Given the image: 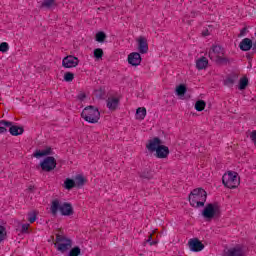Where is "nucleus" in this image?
I'll list each match as a JSON object with an SVG mask.
<instances>
[{
    "mask_svg": "<svg viewBox=\"0 0 256 256\" xmlns=\"http://www.w3.org/2000/svg\"><path fill=\"white\" fill-rule=\"evenodd\" d=\"M247 85H249V78H247L246 76L242 77L240 80H239V83H238V89L240 91H243L245 89H247Z\"/></svg>",
    "mask_w": 256,
    "mask_h": 256,
    "instance_id": "b1692460",
    "label": "nucleus"
},
{
    "mask_svg": "<svg viewBox=\"0 0 256 256\" xmlns=\"http://www.w3.org/2000/svg\"><path fill=\"white\" fill-rule=\"evenodd\" d=\"M147 117V108L146 107H139L136 109L135 119L137 121H143Z\"/></svg>",
    "mask_w": 256,
    "mask_h": 256,
    "instance_id": "6ab92c4d",
    "label": "nucleus"
},
{
    "mask_svg": "<svg viewBox=\"0 0 256 256\" xmlns=\"http://www.w3.org/2000/svg\"><path fill=\"white\" fill-rule=\"evenodd\" d=\"M0 51L1 53H7L9 51V44L7 42L0 43Z\"/></svg>",
    "mask_w": 256,
    "mask_h": 256,
    "instance_id": "c9c22d12",
    "label": "nucleus"
},
{
    "mask_svg": "<svg viewBox=\"0 0 256 256\" xmlns=\"http://www.w3.org/2000/svg\"><path fill=\"white\" fill-rule=\"evenodd\" d=\"M7 127H11V122L5 120L0 121V134L7 133Z\"/></svg>",
    "mask_w": 256,
    "mask_h": 256,
    "instance_id": "a878e982",
    "label": "nucleus"
},
{
    "mask_svg": "<svg viewBox=\"0 0 256 256\" xmlns=\"http://www.w3.org/2000/svg\"><path fill=\"white\" fill-rule=\"evenodd\" d=\"M251 47H253V41L249 38H244L239 44L241 51H251Z\"/></svg>",
    "mask_w": 256,
    "mask_h": 256,
    "instance_id": "f3484780",
    "label": "nucleus"
},
{
    "mask_svg": "<svg viewBox=\"0 0 256 256\" xmlns=\"http://www.w3.org/2000/svg\"><path fill=\"white\" fill-rule=\"evenodd\" d=\"M55 247L57 251H60V253H65L66 251H69L71 247H73V240L65 236H57Z\"/></svg>",
    "mask_w": 256,
    "mask_h": 256,
    "instance_id": "0eeeda50",
    "label": "nucleus"
},
{
    "mask_svg": "<svg viewBox=\"0 0 256 256\" xmlns=\"http://www.w3.org/2000/svg\"><path fill=\"white\" fill-rule=\"evenodd\" d=\"M50 211L52 215H57V213L60 211L61 215H63L64 217H71V215H73L74 213L73 206L71 205V203H61L59 202V200H54L52 202Z\"/></svg>",
    "mask_w": 256,
    "mask_h": 256,
    "instance_id": "7ed1b4c3",
    "label": "nucleus"
},
{
    "mask_svg": "<svg viewBox=\"0 0 256 256\" xmlns=\"http://www.w3.org/2000/svg\"><path fill=\"white\" fill-rule=\"evenodd\" d=\"M53 5H55V1L54 0H45L42 3V7H45L46 9H51V7H53Z\"/></svg>",
    "mask_w": 256,
    "mask_h": 256,
    "instance_id": "f704fd0d",
    "label": "nucleus"
},
{
    "mask_svg": "<svg viewBox=\"0 0 256 256\" xmlns=\"http://www.w3.org/2000/svg\"><path fill=\"white\" fill-rule=\"evenodd\" d=\"M221 55H223V48L221 46H214L209 51V57L212 61H217Z\"/></svg>",
    "mask_w": 256,
    "mask_h": 256,
    "instance_id": "2eb2a0df",
    "label": "nucleus"
},
{
    "mask_svg": "<svg viewBox=\"0 0 256 256\" xmlns=\"http://www.w3.org/2000/svg\"><path fill=\"white\" fill-rule=\"evenodd\" d=\"M235 81H237L236 75L228 76L224 80V85H226V87H233V85L235 84Z\"/></svg>",
    "mask_w": 256,
    "mask_h": 256,
    "instance_id": "393cba45",
    "label": "nucleus"
},
{
    "mask_svg": "<svg viewBox=\"0 0 256 256\" xmlns=\"http://www.w3.org/2000/svg\"><path fill=\"white\" fill-rule=\"evenodd\" d=\"M137 50L141 55H147L149 53V43H147V38L145 36H140L136 39Z\"/></svg>",
    "mask_w": 256,
    "mask_h": 256,
    "instance_id": "9d476101",
    "label": "nucleus"
},
{
    "mask_svg": "<svg viewBox=\"0 0 256 256\" xmlns=\"http://www.w3.org/2000/svg\"><path fill=\"white\" fill-rule=\"evenodd\" d=\"M175 93L180 97V99H183V97H185V93H187V86H185V84L176 86Z\"/></svg>",
    "mask_w": 256,
    "mask_h": 256,
    "instance_id": "4be33fe9",
    "label": "nucleus"
},
{
    "mask_svg": "<svg viewBox=\"0 0 256 256\" xmlns=\"http://www.w3.org/2000/svg\"><path fill=\"white\" fill-rule=\"evenodd\" d=\"M81 117L87 123L95 124L99 123V120L101 119V112L93 106H88L83 109Z\"/></svg>",
    "mask_w": 256,
    "mask_h": 256,
    "instance_id": "39448f33",
    "label": "nucleus"
},
{
    "mask_svg": "<svg viewBox=\"0 0 256 256\" xmlns=\"http://www.w3.org/2000/svg\"><path fill=\"white\" fill-rule=\"evenodd\" d=\"M146 149L149 153H155V157H157V159H167V157H169V147L163 145V140L159 137L150 139L146 144Z\"/></svg>",
    "mask_w": 256,
    "mask_h": 256,
    "instance_id": "f257e3e1",
    "label": "nucleus"
},
{
    "mask_svg": "<svg viewBox=\"0 0 256 256\" xmlns=\"http://www.w3.org/2000/svg\"><path fill=\"white\" fill-rule=\"evenodd\" d=\"M76 99L79 101V103H85V101H87V93L79 92L76 96Z\"/></svg>",
    "mask_w": 256,
    "mask_h": 256,
    "instance_id": "2f4dec72",
    "label": "nucleus"
},
{
    "mask_svg": "<svg viewBox=\"0 0 256 256\" xmlns=\"http://www.w3.org/2000/svg\"><path fill=\"white\" fill-rule=\"evenodd\" d=\"M64 189L71 191V189L77 187L73 178H66L63 184Z\"/></svg>",
    "mask_w": 256,
    "mask_h": 256,
    "instance_id": "5701e85b",
    "label": "nucleus"
},
{
    "mask_svg": "<svg viewBox=\"0 0 256 256\" xmlns=\"http://www.w3.org/2000/svg\"><path fill=\"white\" fill-rule=\"evenodd\" d=\"M30 224H22V233H27L29 231Z\"/></svg>",
    "mask_w": 256,
    "mask_h": 256,
    "instance_id": "4c0bfd02",
    "label": "nucleus"
},
{
    "mask_svg": "<svg viewBox=\"0 0 256 256\" xmlns=\"http://www.w3.org/2000/svg\"><path fill=\"white\" fill-rule=\"evenodd\" d=\"M209 65V60L206 57H200L196 60V68L203 71Z\"/></svg>",
    "mask_w": 256,
    "mask_h": 256,
    "instance_id": "a211bd4d",
    "label": "nucleus"
},
{
    "mask_svg": "<svg viewBox=\"0 0 256 256\" xmlns=\"http://www.w3.org/2000/svg\"><path fill=\"white\" fill-rule=\"evenodd\" d=\"M202 35H203L204 37H207V35H209V31L207 30L206 32H203Z\"/></svg>",
    "mask_w": 256,
    "mask_h": 256,
    "instance_id": "ea45409f",
    "label": "nucleus"
},
{
    "mask_svg": "<svg viewBox=\"0 0 256 256\" xmlns=\"http://www.w3.org/2000/svg\"><path fill=\"white\" fill-rule=\"evenodd\" d=\"M107 107L110 111H115L119 107V98H108Z\"/></svg>",
    "mask_w": 256,
    "mask_h": 256,
    "instance_id": "aec40b11",
    "label": "nucleus"
},
{
    "mask_svg": "<svg viewBox=\"0 0 256 256\" xmlns=\"http://www.w3.org/2000/svg\"><path fill=\"white\" fill-rule=\"evenodd\" d=\"M246 29L244 28L242 31H241V35H243L245 33Z\"/></svg>",
    "mask_w": 256,
    "mask_h": 256,
    "instance_id": "a19ab883",
    "label": "nucleus"
},
{
    "mask_svg": "<svg viewBox=\"0 0 256 256\" xmlns=\"http://www.w3.org/2000/svg\"><path fill=\"white\" fill-rule=\"evenodd\" d=\"M207 201V192L203 188L194 189L189 195L191 207H204Z\"/></svg>",
    "mask_w": 256,
    "mask_h": 256,
    "instance_id": "f03ea898",
    "label": "nucleus"
},
{
    "mask_svg": "<svg viewBox=\"0 0 256 256\" xmlns=\"http://www.w3.org/2000/svg\"><path fill=\"white\" fill-rule=\"evenodd\" d=\"M40 167L42 171L49 173L50 171H53L55 167H57V160H55L53 156H48L40 162Z\"/></svg>",
    "mask_w": 256,
    "mask_h": 256,
    "instance_id": "6e6552de",
    "label": "nucleus"
},
{
    "mask_svg": "<svg viewBox=\"0 0 256 256\" xmlns=\"http://www.w3.org/2000/svg\"><path fill=\"white\" fill-rule=\"evenodd\" d=\"M250 139H251V141H253V143L256 144V130H253V131L250 133Z\"/></svg>",
    "mask_w": 256,
    "mask_h": 256,
    "instance_id": "e433bc0d",
    "label": "nucleus"
},
{
    "mask_svg": "<svg viewBox=\"0 0 256 256\" xmlns=\"http://www.w3.org/2000/svg\"><path fill=\"white\" fill-rule=\"evenodd\" d=\"M222 183L228 189H237V186L241 185V178L239 177V173L235 171H227L222 176Z\"/></svg>",
    "mask_w": 256,
    "mask_h": 256,
    "instance_id": "20e7f679",
    "label": "nucleus"
},
{
    "mask_svg": "<svg viewBox=\"0 0 256 256\" xmlns=\"http://www.w3.org/2000/svg\"><path fill=\"white\" fill-rule=\"evenodd\" d=\"M79 66V58L74 55H68L62 59V67L64 69H75Z\"/></svg>",
    "mask_w": 256,
    "mask_h": 256,
    "instance_id": "1a4fd4ad",
    "label": "nucleus"
},
{
    "mask_svg": "<svg viewBox=\"0 0 256 256\" xmlns=\"http://www.w3.org/2000/svg\"><path fill=\"white\" fill-rule=\"evenodd\" d=\"M188 247L193 253H199L205 249V245L199 239L193 238L188 241Z\"/></svg>",
    "mask_w": 256,
    "mask_h": 256,
    "instance_id": "f8f14e48",
    "label": "nucleus"
},
{
    "mask_svg": "<svg viewBox=\"0 0 256 256\" xmlns=\"http://www.w3.org/2000/svg\"><path fill=\"white\" fill-rule=\"evenodd\" d=\"M105 39H107V35L105 34V32L100 31V32L96 33V41L98 43H103V41H105Z\"/></svg>",
    "mask_w": 256,
    "mask_h": 256,
    "instance_id": "c756f323",
    "label": "nucleus"
},
{
    "mask_svg": "<svg viewBox=\"0 0 256 256\" xmlns=\"http://www.w3.org/2000/svg\"><path fill=\"white\" fill-rule=\"evenodd\" d=\"M93 55L96 61H101V59H103V49L101 48L94 49Z\"/></svg>",
    "mask_w": 256,
    "mask_h": 256,
    "instance_id": "cd10ccee",
    "label": "nucleus"
},
{
    "mask_svg": "<svg viewBox=\"0 0 256 256\" xmlns=\"http://www.w3.org/2000/svg\"><path fill=\"white\" fill-rule=\"evenodd\" d=\"M9 127L10 134H12L14 137H17L18 135H23V132L25 131L21 126H13V123H11V126Z\"/></svg>",
    "mask_w": 256,
    "mask_h": 256,
    "instance_id": "412c9836",
    "label": "nucleus"
},
{
    "mask_svg": "<svg viewBox=\"0 0 256 256\" xmlns=\"http://www.w3.org/2000/svg\"><path fill=\"white\" fill-rule=\"evenodd\" d=\"M152 239H153V237L150 235L147 240V243H150V245H155V242H151Z\"/></svg>",
    "mask_w": 256,
    "mask_h": 256,
    "instance_id": "58836bf2",
    "label": "nucleus"
},
{
    "mask_svg": "<svg viewBox=\"0 0 256 256\" xmlns=\"http://www.w3.org/2000/svg\"><path fill=\"white\" fill-rule=\"evenodd\" d=\"M227 256H245L247 255V247L243 245H238L233 248H230L226 252Z\"/></svg>",
    "mask_w": 256,
    "mask_h": 256,
    "instance_id": "ddd939ff",
    "label": "nucleus"
},
{
    "mask_svg": "<svg viewBox=\"0 0 256 256\" xmlns=\"http://www.w3.org/2000/svg\"><path fill=\"white\" fill-rule=\"evenodd\" d=\"M74 183L77 189H81L87 185V177H85L83 174H77L74 177Z\"/></svg>",
    "mask_w": 256,
    "mask_h": 256,
    "instance_id": "dca6fc26",
    "label": "nucleus"
},
{
    "mask_svg": "<svg viewBox=\"0 0 256 256\" xmlns=\"http://www.w3.org/2000/svg\"><path fill=\"white\" fill-rule=\"evenodd\" d=\"M221 215V206L218 203H209L202 210V217L206 221H213Z\"/></svg>",
    "mask_w": 256,
    "mask_h": 256,
    "instance_id": "423d86ee",
    "label": "nucleus"
},
{
    "mask_svg": "<svg viewBox=\"0 0 256 256\" xmlns=\"http://www.w3.org/2000/svg\"><path fill=\"white\" fill-rule=\"evenodd\" d=\"M52 153L53 149H51V147H46L44 149H37L33 153V157H35V159H43V157H49Z\"/></svg>",
    "mask_w": 256,
    "mask_h": 256,
    "instance_id": "4468645a",
    "label": "nucleus"
},
{
    "mask_svg": "<svg viewBox=\"0 0 256 256\" xmlns=\"http://www.w3.org/2000/svg\"><path fill=\"white\" fill-rule=\"evenodd\" d=\"M73 79H75V74H73V72H66L64 74V81H66V83H71Z\"/></svg>",
    "mask_w": 256,
    "mask_h": 256,
    "instance_id": "473e14b6",
    "label": "nucleus"
},
{
    "mask_svg": "<svg viewBox=\"0 0 256 256\" xmlns=\"http://www.w3.org/2000/svg\"><path fill=\"white\" fill-rule=\"evenodd\" d=\"M7 237V228L5 226L0 225V243L5 241Z\"/></svg>",
    "mask_w": 256,
    "mask_h": 256,
    "instance_id": "7c9ffc66",
    "label": "nucleus"
},
{
    "mask_svg": "<svg viewBox=\"0 0 256 256\" xmlns=\"http://www.w3.org/2000/svg\"><path fill=\"white\" fill-rule=\"evenodd\" d=\"M205 107H207V103H205V101H203V100L196 101V103H195L196 111H199V112L204 111Z\"/></svg>",
    "mask_w": 256,
    "mask_h": 256,
    "instance_id": "bb28decb",
    "label": "nucleus"
},
{
    "mask_svg": "<svg viewBox=\"0 0 256 256\" xmlns=\"http://www.w3.org/2000/svg\"><path fill=\"white\" fill-rule=\"evenodd\" d=\"M81 255V248L79 246H75L68 252L67 256H79Z\"/></svg>",
    "mask_w": 256,
    "mask_h": 256,
    "instance_id": "c85d7f7f",
    "label": "nucleus"
},
{
    "mask_svg": "<svg viewBox=\"0 0 256 256\" xmlns=\"http://www.w3.org/2000/svg\"><path fill=\"white\" fill-rule=\"evenodd\" d=\"M29 223H35L37 221V212L33 211L28 214Z\"/></svg>",
    "mask_w": 256,
    "mask_h": 256,
    "instance_id": "72a5a7b5",
    "label": "nucleus"
},
{
    "mask_svg": "<svg viewBox=\"0 0 256 256\" xmlns=\"http://www.w3.org/2000/svg\"><path fill=\"white\" fill-rule=\"evenodd\" d=\"M128 64L131 65V67H139L141 65V62L143 61V58L141 57V53L139 52H132L127 57Z\"/></svg>",
    "mask_w": 256,
    "mask_h": 256,
    "instance_id": "9b49d317",
    "label": "nucleus"
}]
</instances>
